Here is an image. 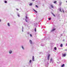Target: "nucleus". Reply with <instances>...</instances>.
Wrapping results in <instances>:
<instances>
[{"label":"nucleus","instance_id":"obj_8","mask_svg":"<svg viewBox=\"0 0 67 67\" xmlns=\"http://www.w3.org/2000/svg\"><path fill=\"white\" fill-rule=\"evenodd\" d=\"M52 15H53V16L55 17V15L53 13H52Z\"/></svg>","mask_w":67,"mask_h":67},{"label":"nucleus","instance_id":"obj_3","mask_svg":"<svg viewBox=\"0 0 67 67\" xmlns=\"http://www.w3.org/2000/svg\"><path fill=\"white\" fill-rule=\"evenodd\" d=\"M29 42H30L31 44H32V40H30Z\"/></svg>","mask_w":67,"mask_h":67},{"label":"nucleus","instance_id":"obj_10","mask_svg":"<svg viewBox=\"0 0 67 67\" xmlns=\"http://www.w3.org/2000/svg\"><path fill=\"white\" fill-rule=\"evenodd\" d=\"M7 24H8V26H10V24H9V23H8Z\"/></svg>","mask_w":67,"mask_h":67},{"label":"nucleus","instance_id":"obj_4","mask_svg":"<svg viewBox=\"0 0 67 67\" xmlns=\"http://www.w3.org/2000/svg\"><path fill=\"white\" fill-rule=\"evenodd\" d=\"M59 5H62V2L61 1H60L59 2Z\"/></svg>","mask_w":67,"mask_h":67},{"label":"nucleus","instance_id":"obj_15","mask_svg":"<svg viewBox=\"0 0 67 67\" xmlns=\"http://www.w3.org/2000/svg\"><path fill=\"white\" fill-rule=\"evenodd\" d=\"M56 2H57L56 1H54V3H56Z\"/></svg>","mask_w":67,"mask_h":67},{"label":"nucleus","instance_id":"obj_30","mask_svg":"<svg viewBox=\"0 0 67 67\" xmlns=\"http://www.w3.org/2000/svg\"><path fill=\"white\" fill-rule=\"evenodd\" d=\"M25 21H26V22H27V20H26V19H25Z\"/></svg>","mask_w":67,"mask_h":67},{"label":"nucleus","instance_id":"obj_28","mask_svg":"<svg viewBox=\"0 0 67 67\" xmlns=\"http://www.w3.org/2000/svg\"><path fill=\"white\" fill-rule=\"evenodd\" d=\"M51 18H49L48 19L49 20H51Z\"/></svg>","mask_w":67,"mask_h":67},{"label":"nucleus","instance_id":"obj_5","mask_svg":"<svg viewBox=\"0 0 67 67\" xmlns=\"http://www.w3.org/2000/svg\"><path fill=\"white\" fill-rule=\"evenodd\" d=\"M32 60L33 61H34V56H32Z\"/></svg>","mask_w":67,"mask_h":67},{"label":"nucleus","instance_id":"obj_25","mask_svg":"<svg viewBox=\"0 0 67 67\" xmlns=\"http://www.w3.org/2000/svg\"><path fill=\"white\" fill-rule=\"evenodd\" d=\"M30 36H31V37H32V35L31 34H30Z\"/></svg>","mask_w":67,"mask_h":67},{"label":"nucleus","instance_id":"obj_36","mask_svg":"<svg viewBox=\"0 0 67 67\" xmlns=\"http://www.w3.org/2000/svg\"><path fill=\"white\" fill-rule=\"evenodd\" d=\"M66 2H67V1H66Z\"/></svg>","mask_w":67,"mask_h":67},{"label":"nucleus","instance_id":"obj_31","mask_svg":"<svg viewBox=\"0 0 67 67\" xmlns=\"http://www.w3.org/2000/svg\"><path fill=\"white\" fill-rule=\"evenodd\" d=\"M49 58H48V60H49Z\"/></svg>","mask_w":67,"mask_h":67},{"label":"nucleus","instance_id":"obj_11","mask_svg":"<svg viewBox=\"0 0 67 67\" xmlns=\"http://www.w3.org/2000/svg\"><path fill=\"white\" fill-rule=\"evenodd\" d=\"M64 64H63L62 65V66H61V67H64Z\"/></svg>","mask_w":67,"mask_h":67},{"label":"nucleus","instance_id":"obj_27","mask_svg":"<svg viewBox=\"0 0 67 67\" xmlns=\"http://www.w3.org/2000/svg\"><path fill=\"white\" fill-rule=\"evenodd\" d=\"M18 16H19V17H20V15L18 14Z\"/></svg>","mask_w":67,"mask_h":67},{"label":"nucleus","instance_id":"obj_9","mask_svg":"<svg viewBox=\"0 0 67 67\" xmlns=\"http://www.w3.org/2000/svg\"><path fill=\"white\" fill-rule=\"evenodd\" d=\"M9 53L10 54H11V53H12V51H10L9 52Z\"/></svg>","mask_w":67,"mask_h":67},{"label":"nucleus","instance_id":"obj_19","mask_svg":"<svg viewBox=\"0 0 67 67\" xmlns=\"http://www.w3.org/2000/svg\"><path fill=\"white\" fill-rule=\"evenodd\" d=\"M56 49H57V48H56V47H55L54 48V49H55V50H56Z\"/></svg>","mask_w":67,"mask_h":67},{"label":"nucleus","instance_id":"obj_29","mask_svg":"<svg viewBox=\"0 0 67 67\" xmlns=\"http://www.w3.org/2000/svg\"><path fill=\"white\" fill-rule=\"evenodd\" d=\"M52 59L51 58V59H50V61L51 62V61H52Z\"/></svg>","mask_w":67,"mask_h":67},{"label":"nucleus","instance_id":"obj_7","mask_svg":"<svg viewBox=\"0 0 67 67\" xmlns=\"http://www.w3.org/2000/svg\"><path fill=\"white\" fill-rule=\"evenodd\" d=\"M51 6L52 8H54V6H53V5H51Z\"/></svg>","mask_w":67,"mask_h":67},{"label":"nucleus","instance_id":"obj_2","mask_svg":"<svg viewBox=\"0 0 67 67\" xmlns=\"http://www.w3.org/2000/svg\"><path fill=\"white\" fill-rule=\"evenodd\" d=\"M55 30H56V29L55 28H53V29L51 31V32H53V31H54Z\"/></svg>","mask_w":67,"mask_h":67},{"label":"nucleus","instance_id":"obj_24","mask_svg":"<svg viewBox=\"0 0 67 67\" xmlns=\"http://www.w3.org/2000/svg\"><path fill=\"white\" fill-rule=\"evenodd\" d=\"M25 18H26V19H27V16H25Z\"/></svg>","mask_w":67,"mask_h":67},{"label":"nucleus","instance_id":"obj_26","mask_svg":"<svg viewBox=\"0 0 67 67\" xmlns=\"http://www.w3.org/2000/svg\"><path fill=\"white\" fill-rule=\"evenodd\" d=\"M16 10H17V11H19V9H18V8H16Z\"/></svg>","mask_w":67,"mask_h":67},{"label":"nucleus","instance_id":"obj_21","mask_svg":"<svg viewBox=\"0 0 67 67\" xmlns=\"http://www.w3.org/2000/svg\"><path fill=\"white\" fill-rule=\"evenodd\" d=\"M35 32H36V28H35Z\"/></svg>","mask_w":67,"mask_h":67},{"label":"nucleus","instance_id":"obj_6","mask_svg":"<svg viewBox=\"0 0 67 67\" xmlns=\"http://www.w3.org/2000/svg\"><path fill=\"white\" fill-rule=\"evenodd\" d=\"M59 10L61 12H62V8H60L59 9Z\"/></svg>","mask_w":67,"mask_h":67},{"label":"nucleus","instance_id":"obj_13","mask_svg":"<svg viewBox=\"0 0 67 67\" xmlns=\"http://www.w3.org/2000/svg\"><path fill=\"white\" fill-rule=\"evenodd\" d=\"M32 5V3H31L29 4V5L31 6Z\"/></svg>","mask_w":67,"mask_h":67},{"label":"nucleus","instance_id":"obj_22","mask_svg":"<svg viewBox=\"0 0 67 67\" xmlns=\"http://www.w3.org/2000/svg\"><path fill=\"white\" fill-rule=\"evenodd\" d=\"M62 11H63V13H64V10L63 9H62Z\"/></svg>","mask_w":67,"mask_h":67},{"label":"nucleus","instance_id":"obj_17","mask_svg":"<svg viewBox=\"0 0 67 67\" xmlns=\"http://www.w3.org/2000/svg\"><path fill=\"white\" fill-rule=\"evenodd\" d=\"M50 56V54H49L48 55V57H49Z\"/></svg>","mask_w":67,"mask_h":67},{"label":"nucleus","instance_id":"obj_12","mask_svg":"<svg viewBox=\"0 0 67 67\" xmlns=\"http://www.w3.org/2000/svg\"><path fill=\"white\" fill-rule=\"evenodd\" d=\"M60 47H63V44H61L60 45Z\"/></svg>","mask_w":67,"mask_h":67},{"label":"nucleus","instance_id":"obj_34","mask_svg":"<svg viewBox=\"0 0 67 67\" xmlns=\"http://www.w3.org/2000/svg\"><path fill=\"white\" fill-rule=\"evenodd\" d=\"M65 51H66L67 50H65Z\"/></svg>","mask_w":67,"mask_h":67},{"label":"nucleus","instance_id":"obj_1","mask_svg":"<svg viewBox=\"0 0 67 67\" xmlns=\"http://www.w3.org/2000/svg\"><path fill=\"white\" fill-rule=\"evenodd\" d=\"M66 56V54H64L62 55V57H65Z\"/></svg>","mask_w":67,"mask_h":67},{"label":"nucleus","instance_id":"obj_23","mask_svg":"<svg viewBox=\"0 0 67 67\" xmlns=\"http://www.w3.org/2000/svg\"><path fill=\"white\" fill-rule=\"evenodd\" d=\"M36 8H38V6L37 5H36Z\"/></svg>","mask_w":67,"mask_h":67},{"label":"nucleus","instance_id":"obj_37","mask_svg":"<svg viewBox=\"0 0 67 67\" xmlns=\"http://www.w3.org/2000/svg\"><path fill=\"white\" fill-rule=\"evenodd\" d=\"M66 45H67V43H66Z\"/></svg>","mask_w":67,"mask_h":67},{"label":"nucleus","instance_id":"obj_18","mask_svg":"<svg viewBox=\"0 0 67 67\" xmlns=\"http://www.w3.org/2000/svg\"><path fill=\"white\" fill-rule=\"evenodd\" d=\"M34 11H35V12H36V13H37V11H36L34 9Z\"/></svg>","mask_w":67,"mask_h":67},{"label":"nucleus","instance_id":"obj_14","mask_svg":"<svg viewBox=\"0 0 67 67\" xmlns=\"http://www.w3.org/2000/svg\"><path fill=\"white\" fill-rule=\"evenodd\" d=\"M4 2L5 3H7V1H4Z\"/></svg>","mask_w":67,"mask_h":67},{"label":"nucleus","instance_id":"obj_33","mask_svg":"<svg viewBox=\"0 0 67 67\" xmlns=\"http://www.w3.org/2000/svg\"><path fill=\"white\" fill-rule=\"evenodd\" d=\"M48 58H49V57H48Z\"/></svg>","mask_w":67,"mask_h":67},{"label":"nucleus","instance_id":"obj_16","mask_svg":"<svg viewBox=\"0 0 67 67\" xmlns=\"http://www.w3.org/2000/svg\"><path fill=\"white\" fill-rule=\"evenodd\" d=\"M31 62L32 60H30L29 61V63H31Z\"/></svg>","mask_w":67,"mask_h":67},{"label":"nucleus","instance_id":"obj_20","mask_svg":"<svg viewBox=\"0 0 67 67\" xmlns=\"http://www.w3.org/2000/svg\"><path fill=\"white\" fill-rule=\"evenodd\" d=\"M22 48L23 49H24V48L23 47V46H21Z\"/></svg>","mask_w":67,"mask_h":67},{"label":"nucleus","instance_id":"obj_35","mask_svg":"<svg viewBox=\"0 0 67 67\" xmlns=\"http://www.w3.org/2000/svg\"><path fill=\"white\" fill-rule=\"evenodd\" d=\"M33 1H34V0H32Z\"/></svg>","mask_w":67,"mask_h":67},{"label":"nucleus","instance_id":"obj_32","mask_svg":"<svg viewBox=\"0 0 67 67\" xmlns=\"http://www.w3.org/2000/svg\"><path fill=\"white\" fill-rule=\"evenodd\" d=\"M1 19H0V22H1Z\"/></svg>","mask_w":67,"mask_h":67}]
</instances>
